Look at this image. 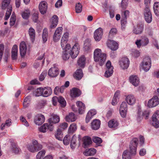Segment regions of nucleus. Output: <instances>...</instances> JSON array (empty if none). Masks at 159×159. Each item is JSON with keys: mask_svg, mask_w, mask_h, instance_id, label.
Here are the masks:
<instances>
[{"mask_svg": "<svg viewBox=\"0 0 159 159\" xmlns=\"http://www.w3.org/2000/svg\"><path fill=\"white\" fill-rule=\"evenodd\" d=\"M64 89V86H62L60 87L56 86L54 89V93L56 95H57L59 93H62L63 92Z\"/></svg>", "mask_w": 159, "mask_h": 159, "instance_id": "nucleus-40", "label": "nucleus"}, {"mask_svg": "<svg viewBox=\"0 0 159 159\" xmlns=\"http://www.w3.org/2000/svg\"><path fill=\"white\" fill-rule=\"evenodd\" d=\"M129 11L126 10L123 11L121 14L122 18L127 19V18L129 16Z\"/></svg>", "mask_w": 159, "mask_h": 159, "instance_id": "nucleus-58", "label": "nucleus"}, {"mask_svg": "<svg viewBox=\"0 0 159 159\" xmlns=\"http://www.w3.org/2000/svg\"><path fill=\"white\" fill-rule=\"evenodd\" d=\"M118 125L119 124L117 121L114 119L110 120L108 122V126L110 128H113L114 129H117Z\"/></svg>", "mask_w": 159, "mask_h": 159, "instance_id": "nucleus-29", "label": "nucleus"}, {"mask_svg": "<svg viewBox=\"0 0 159 159\" xmlns=\"http://www.w3.org/2000/svg\"><path fill=\"white\" fill-rule=\"evenodd\" d=\"M143 29L144 26L143 25L138 24L136 26L134 27L133 32L135 34H140L142 33Z\"/></svg>", "mask_w": 159, "mask_h": 159, "instance_id": "nucleus-16", "label": "nucleus"}, {"mask_svg": "<svg viewBox=\"0 0 159 159\" xmlns=\"http://www.w3.org/2000/svg\"><path fill=\"white\" fill-rule=\"evenodd\" d=\"M20 50L21 56L24 57L26 52L27 48L26 44L24 41L21 42L20 44Z\"/></svg>", "mask_w": 159, "mask_h": 159, "instance_id": "nucleus-19", "label": "nucleus"}, {"mask_svg": "<svg viewBox=\"0 0 159 159\" xmlns=\"http://www.w3.org/2000/svg\"><path fill=\"white\" fill-rule=\"evenodd\" d=\"M27 147L30 151L32 152H35L41 150L42 148V146L41 144H39L37 141L34 140L32 142V144L28 145Z\"/></svg>", "mask_w": 159, "mask_h": 159, "instance_id": "nucleus-4", "label": "nucleus"}, {"mask_svg": "<svg viewBox=\"0 0 159 159\" xmlns=\"http://www.w3.org/2000/svg\"><path fill=\"white\" fill-rule=\"evenodd\" d=\"M125 100L127 103L129 105H133L136 102V98L133 95L130 94L126 97Z\"/></svg>", "mask_w": 159, "mask_h": 159, "instance_id": "nucleus-21", "label": "nucleus"}, {"mask_svg": "<svg viewBox=\"0 0 159 159\" xmlns=\"http://www.w3.org/2000/svg\"><path fill=\"white\" fill-rule=\"evenodd\" d=\"M117 29L115 28H111L110 31L108 38H112L117 34Z\"/></svg>", "mask_w": 159, "mask_h": 159, "instance_id": "nucleus-44", "label": "nucleus"}, {"mask_svg": "<svg viewBox=\"0 0 159 159\" xmlns=\"http://www.w3.org/2000/svg\"><path fill=\"white\" fill-rule=\"evenodd\" d=\"M127 109L120 108V113L121 116L123 117H125L126 115V111Z\"/></svg>", "mask_w": 159, "mask_h": 159, "instance_id": "nucleus-59", "label": "nucleus"}, {"mask_svg": "<svg viewBox=\"0 0 159 159\" xmlns=\"http://www.w3.org/2000/svg\"><path fill=\"white\" fill-rule=\"evenodd\" d=\"M48 121L50 124H52V123L56 124L59 122L60 117L57 115L52 114V117L49 119Z\"/></svg>", "mask_w": 159, "mask_h": 159, "instance_id": "nucleus-27", "label": "nucleus"}, {"mask_svg": "<svg viewBox=\"0 0 159 159\" xmlns=\"http://www.w3.org/2000/svg\"><path fill=\"white\" fill-rule=\"evenodd\" d=\"M151 66V61L150 58L148 56L145 57L141 64L140 69H142L145 72H147L150 69Z\"/></svg>", "mask_w": 159, "mask_h": 159, "instance_id": "nucleus-3", "label": "nucleus"}, {"mask_svg": "<svg viewBox=\"0 0 159 159\" xmlns=\"http://www.w3.org/2000/svg\"><path fill=\"white\" fill-rule=\"evenodd\" d=\"M70 137L69 135H66L63 140V143L65 145L69 144L70 141Z\"/></svg>", "mask_w": 159, "mask_h": 159, "instance_id": "nucleus-53", "label": "nucleus"}, {"mask_svg": "<svg viewBox=\"0 0 159 159\" xmlns=\"http://www.w3.org/2000/svg\"><path fill=\"white\" fill-rule=\"evenodd\" d=\"M92 139L93 141L96 143L100 144L102 142L101 139L98 137L93 136Z\"/></svg>", "mask_w": 159, "mask_h": 159, "instance_id": "nucleus-55", "label": "nucleus"}, {"mask_svg": "<svg viewBox=\"0 0 159 159\" xmlns=\"http://www.w3.org/2000/svg\"><path fill=\"white\" fill-rule=\"evenodd\" d=\"M62 133L61 130L58 129L56 132L55 134V137L58 140H61L62 139Z\"/></svg>", "mask_w": 159, "mask_h": 159, "instance_id": "nucleus-41", "label": "nucleus"}, {"mask_svg": "<svg viewBox=\"0 0 159 159\" xmlns=\"http://www.w3.org/2000/svg\"><path fill=\"white\" fill-rule=\"evenodd\" d=\"M66 120L68 122H73L76 119V117L73 113H70L65 118Z\"/></svg>", "mask_w": 159, "mask_h": 159, "instance_id": "nucleus-31", "label": "nucleus"}, {"mask_svg": "<svg viewBox=\"0 0 159 159\" xmlns=\"http://www.w3.org/2000/svg\"><path fill=\"white\" fill-rule=\"evenodd\" d=\"M128 0H122L121 2V6L122 8H125L127 7L128 3Z\"/></svg>", "mask_w": 159, "mask_h": 159, "instance_id": "nucleus-62", "label": "nucleus"}, {"mask_svg": "<svg viewBox=\"0 0 159 159\" xmlns=\"http://www.w3.org/2000/svg\"><path fill=\"white\" fill-rule=\"evenodd\" d=\"M48 31L47 29H44L43 31L42 34L43 41V43H45L47 40L48 37Z\"/></svg>", "mask_w": 159, "mask_h": 159, "instance_id": "nucleus-42", "label": "nucleus"}, {"mask_svg": "<svg viewBox=\"0 0 159 159\" xmlns=\"http://www.w3.org/2000/svg\"><path fill=\"white\" fill-rule=\"evenodd\" d=\"M11 0H3L2 2V8L3 9H6L7 7H9L10 6H11L10 4Z\"/></svg>", "mask_w": 159, "mask_h": 159, "instance_id": "nucleus-38", "label": "nucleus"}, {"mask_svg": "<svg viewBox=\"0 0 159 159\" xmlns=\"http://www.w3.org/2000/svg\"><path fill=\"white\" fill-rule=\"evenodd\" d=\"M138 139L134 138L132 140L130 144V153L131 155H135L136 153V149Z\"/></svg>", "mask_w": 159, "mask_h": 159, "instance_id": "nucleus-7", "label": "nucleus"}, {"mask_svg": "<svg viewBox=\"0 0 159 159\" xmlns=\"http://www.w3.org/2000/svg\"><path fill=\"white\" fill-rule=\"evenodd\" d=\"M76 136L74 135L71 138L70 142V147L72 149H74L76 146Z\"/></svg>", "mask_w": 159, "mask_h": 159, "instance_id": "nucleus-45", "label": "nucleus"}, {"mask_svg": "<svg viewBox=\"0 0 159 159\" xmlns=\"http://www.w3.org/2000/svg\"><path fill=\"white\" fill-rule=\"evenodd\" d=\"M85 58L84 56L81 57L78 61V65L80 67H84L85 64Z\"/></svg>", "mask_w": 159, "mask_h": 159, "instance_id": "nucleus-35", "label": "nucleus"}, {"mask_svg": "<svg viewBox=\"0 0 159 159\" xmlns=\"http://www.w3.org/2000/svg\"><path fill=\"white\" fill-rule=\"evenodd\" d=\"M90 43L89 39H86L84 42V48L85 50H88L90 48Z\"/></svg>", "mask_w": 159, "mask_h": 159, "instance_id": "nucleus-57", "label": "nucleus"}, {"mask_svg": "<svg viewBox=\"0 0 159 159\" xmlns=\"http://www.w3.org/2000/svg\"><path fill=\"white\" fill-rule=\"evenodd\" d=\"M12 149L13 152L16 154H18L20 152V150L17 146L15 145H12Z\"/></svg>", "mask_w": 159, "mask_h": 159, "instance_id": "nucleus-56", "label": "nucleus"}, {"mask_svg": "<svg viewBox=\"0 0 159 159\" xmlns=\"http://www.w3.org/2000/svg\"><path fill=\"white\" fill-rule=\"evenodd\" d=\"M62 27H58L56 30L54 34L57 35H59L61 36V34L62 31Z\"/></svg>", "mask_w": 159, "mask_h": 159, "instance_id": "nucleus-64", "label": "nucleus"}, {"mask_svg": "<svg viewBox=\"0 0 159 159\" xmlns=\"http://www.w3.org/2000/svg\"><path fill=\"white\" fill-rule=\"evenodd\" d=\"M34 93L35 96L37 97L43 96V88H38L35 90Z\"/></svg>", "mask_w": 159, "mask_h": 159, "instance_id": "nucleus-46", "label": "nucleus"}, {"mask_svg": "<svg viewBox=\"0 0 159 159\" xmlns=\"http://www.w3.org/2000/svg\"><path fill=\"white\" fill-rule=\"evenodd\" d=\"M67 41L61 39V46L63 49H70L71 48L70 45L69 44H67Z\"/></svg>", "mask_w": 159, "mask_h": 159, "instance_id": "nucleus-36", "label": "nucleus"}, {"mask_svg": "<svg viewBox=\"0 0 159 159\" xmlns=\"http://www.w3.org/2000/svg\"><path fill=\"white\" fill-rule=\"evenodd\" d=\"M106 44L108 48L113 51H116L119 48V44L117 42L109 39H108Z\"/></svg>", "mask_w": 159, "mask_h": 159, "instance_id": "nucleus-8", "label": "nucleus"}, {"mask_svg": "<svg viewBox=\"0 0 159 159\" xmlns=\"http://www.w3.org/2000/svg\"><path fill=\"white\" fill-rule=\"evenodd\" d=\"M159 104V99L157 96H154L148 101V106L150 108L156 107Z\"/></svg>", "mask_w": 159, "mask_h": 159, "instance_id": "nucleus-11", "label": "nucleus"}, {"mask_svg": "<svg viewBox=\"0 0 159 159\" xmlns=\"http://www.w3.org/2000/svg\"><path fill=\"white\" fill-rule=\"evenodd\" d=\"M146 34L149 35L151 36L152 34V29L149 27H147L145 29Z\"/></svg>", "mask_w": 159, "mask_h": 159, "instance_id": "nucleus-63", "label": "nucleus"}, {"mask_svg": "<svg viewBox=\"0 0 159 159\" xmlns=\"http://www.w3.org/2000/svg\"><path fill=\"white\" fill-rule=\"evenodd\" d=\"M52 93V89L50 87H47L43 88V96L48 97L51 95Z\"/></svg>", "mask_w": 159, "mask_h": 159, "instance_id": "nucleus-26", "label": "nucleus"}, {"mask_svg": "<svg viewBox=\"0 0 159 159\" xmlns=\"http://www.w3.org/2000/svg\"><path fill=\"white\" fill-rule=\"evenodd\" d=\"M106 71L105 73L104 76L105 77L108 78L111 76L113 72V67L112 66L111 62L110 61H108L106 65Z\"/></svg>", "mask_w": 159, "mask_h": 159, "instance_id": "nucleus-6", "label": "nucleus"}, {"mask_svg": "<svg viewBox=\"0 0 159 159\" xmlns=\"http://www.w3.org/2000/svg\"><path fill=\"white\" fill-rule=\"evenodd\" d=\"M12 11V6H10L9 7L7 8L6 13L5 16L4 17L5 20H7L9 18L11 13Z\"/></svg>", "mask_w": 159, "mask_h": 159, "instance_id": "nucleus-39", "label": "nucleus"}, {"mask_svg": "<svg viewBox=\"0 0 159 159\" xmlns=\"http://www.w3.org/2000/svg\"><path fill=\"white\" fill-rule=\"evenodd\" d=\"M106 57V54L102 53L101 49L96 48L94 50L93 53L94 61L98 62L100 65L102 66L104 64Z\"/></svg>", "mask_w": 159, "mask_h": 159, "instance_id": "nucleus-2", "label": "nucleus"}, {"mask_svg": "<svg viewBox=\"0 0 159 159\" xmlns=\"http://www.w3.org/2000/svg\"><path fill=\"white\" fill-rule=\"evenodd\" d=\"M94 38L96 41H99L102 38L103 35L102 29L99 28L96 30L94 33Z\"/></svg>", "mask_w": 159, "mask_h": 159, "instance_id": "nucleus-12", "label": "nucleus"}, {"mask_svg": "<svg viewBox=\"0 0 159 159\" xmlns=\"http://www.w3.org/2000/svg\"><path fill=\"white\" fill-rule=\"evenodd\" d=\"M74 76L76 80H80L83 76L82 70L80 69L77 70L75 72Z\"/></svg>", "mask_w": 159, "mask_h": 159, "instance_id": "nucleus-33", "label": "nucleus"}, {"mask_svg": "<svg viewBox=\"0 0 159 159\" xmlns=\"http://www.w3.org/2000/svg\"><path fill=\"white\" fill-rule=\"evenodd\" d=\"M76 104L78 107L79 113L82 114H83L85 110V106L84 103L80 101L77 102Z\"/></svg>", "mask_w": 159, "mask_h": 159, "instance_id": "nucleus-22", "label": "nucleus"}, {"mask_svg": "<svg viewBox=\"0 0 159 159\" xmlns=\"http://www.w3.org/2000/svg\"><path fill=\"white\" fill-rule=\"evenodd\" d=\"M145 113L146 114L145 118L147 119L149 115V112L147 111L143 112L140 108H139L138 110L137 119L138 121H139L143 118V116L145 115Z\"/></svg>", "mask_w": 159, "mask_h": 159, "instance_id": "nucleus-18", "label": "nucleus"}, {"mask_svg": "<svg viewBox=\"0 0 159 159\" xmlns=\"http://www.w3.org/2000/svg\"><path fill=\"white\" fill-rule=\"evenodd\" d=\"M47 71L46 70L43 71L40 75L39 77V80L40 81H42L43 80L45 77L47 75Z\"/></svg>", "mask_w": 159, "mask_h": 159, "instance_id": "nucleus-60", "label": "nucleus"}, {"mask_svg": "<svg viewBox=\"0 0 159 159\" xmlns=\"http://www.w3.org/2000/svg\"><path fill=\"white\" fill-rule=\"evenodd\" d=\"M96 114V111L94 109H92L89 110L88 112L86 115L85 120L87 123H88L92 118L93 116Z\"/></svg>", "mask_w": 159, "mask_h": 159, "instance_id": "nucleus-23", "label": "nucleus"}, {"mask_svg": "<svg viewBox=\"0 0 159 159\" xmlns=\"http://www.w3.org/2000/svg\"><path fill=\"white\" fill-rule=\"evenodd\" d=\"M16 21V16L14 12L12 13L10 20V25L12 26L15 24Z\"/></svg>", "mask_w": 159, "mask_h": 159, "instance_id": "nucleus-43", "label": "nucleus"}, {"mask_svg": "<svg viewBox=\"0 0 159 159\" xmlns=\"http://www.w3.org/2000/svg\"><path fill=\"white\" fill-rule=\"evenodd\" d=\"M129 81L131 83L136 87L139 85L140 82L139 78L135 75H132L130 76Z\"/></svg>", "mask_w": 159, "mask_h": 159, "instance_id": "nucleus-17", "label": "nucleus"}, {"mask_svg": "<svg viewBox=\"0 0 159 159\" xmlns=\"http://www.w3.org/2000/svg\"><path fill=\"white\" fill-rule=\"evenodd\" d=\"M58 102L62 107H64L66 105V102L64 98L62 97H58Z\"/></svg>", "mask_w": 159, "mask_h": 159, "instance_id": "nucleus-47", "label": "nucleus"}, {"mask_svg": "<svg viewBox=\"0 0 159 159\" xmlns=\"http://www.w3.org/2000/svg\"><path fill=\"white\" fill-rule=\"evenodd\" d=\"M143 14L146 21L148 23H150L152 20V17L149 6L146 5L144 9Z\"/></svg>", "mask_w": 159, "mask_h": 159, "instance_id": "nucleus-5", "label": "nucleus"}, {"mask_svg": "<svg viewBox=\"0 0 159 159\" xmlns=\"http://www.w3.org/2000/svg\"><path fill=\"white\" fill-rule=\"evenodd\" d=\"M81 94L80 91L78 88H74L70 91V95L72 97H76L80 96Z\"/></svg>", "mask_w": 159, "mask_h": 159, "instance_id": "nucleus-24", "label": "nucleus"}, {"mask_svg": "<svg viewBox=\"0 0 159 159\" xmlns=\"http://www.w3.org/2000/svg\"><path fill=\"white\" fill-rule=\"evenodd\" d=\"M96 150L95 149L91 148L87 149L84 152V154L86 156H93L96 153Z\"/></svg>", "mask_w": 159, "mask_h": 159, "instance_id": "nucleus-32", "label": "nucleus"}, {"mask_svg": "<svg viewBox=\"0 0 159 159\" xmlns=\"http://www.w3.org/2000/svg\"><path fill=\"white\" fill-rule=\"evenodd\" d=\"M132 54L134 57H137L140 55V52L139 51L134 49L132 50Z\"/></svg>", "mask_w": 159, "mask_h": 159, "instance_id": "nucleus-61", "label": "nucleus"}, {"mask_svg": "<svg viewBox=\"0 0 159 159\" xmlns=\"http://www.w3.org/2000/svg\"><path fill=\"white\" fill-rule=\"evenodd\" d=\"M80 49V45L78 43H75L72 48L63 49L62 58L64 60H66L69 59L70 56L72 58H75L79 54Z\"/></svg>", "mask_w": 159, "mask_h": 159, "instance_id": "nucleus-1", "label": "nucleus"}, {"mask_svg": "<svg viewBox=\"0 0 159 159\" xmlns=\"http://www.w3.org/2000/svg\"><path fill=\"white\" fill-rule=\"evenodd\" d=\"M30 12L29 10H26L25 11L22 13V17L25 19H27L30 16Z\"/></svg>", "mask_w": 159, "mask_h": 159, "instance_id": "nucleus-51", "label": "nucleus"}, {"mask_svg": "<svg viewBox=\"0 0 159 159\" xmlns=\"http://www.w3.org/2000/svg\"><path fill=\"white\" fill-rule=\"evenodd\" d=\"M127 150H125L123 152L122 154L123 159H131L130 156Z\"/></svg>", "mask_w": 159, "mask_h": 159, "instance_id": "nucleus-54", "label": "nucleus"}, {"mask_svg": "<svg viewBox=\"0 0 159 159\" xmlns=\"http://www.w3.org/2000/svg\"><path fill=\"white\" fill-rule=\"evenodd\" d=\"M39 11L42 14H44L46 13L48 8L47 4L44 1L41 2L39 5Z\"/></svg>", "mask_w": 159, "mask_h": 159, "instance_id": "nucleus-15", "label": "nucleus"}, {"mask_svg": "<svg viewBox=\"0 0 159 159\" xmlns=\"http://www.w3.org/2000/svg\"><path fill=\"white\" fill-rule=\"evenodd\" d=\"M119 65L122 69H126L128 67L129 64V61L126 57L122 58L119 61Z\"/></svg>", "mask_w": 159, "mask_h": 159, "instance_id": "nucleus-9", "label": "nucleus"}, {"mask_svg": "<svg viewBox=\"0 0 159 159\" xmlns=\"http://www.w3.org/2000/svg\"><path fill=\"white\" fill-rule=\"evenodd\" d=\"M153 10L154 13L157 16H159V2H156L153 5Z\"/></svg>", "mask_w": 159, "mask_h": 159, "instance_id": "nucleus-37", "label": "nucleus"}, {"mask_svg": "<svg viewBox=\"0 0 159 159\" xmlns=\"http://www.w3.org/2000/svg\"><path fill=\"white\" fill-rule=\"evenodd\" d=\"M53 129V126L52 124L49 125L48 123H45L39 127V130L41 132L45 133L48 129H49L50 131H52Z\"/></svg>", "mask_w": 159, "mask_h": 159, "instance_id": "nucleus-13", "label": "nucleus"}, {"mask_svg": "<svg viewBox=\"0 0 159 159\" xmlns=\"http://www.w3.org/2000/svg\"><path fill=\"white\" fill-rule=\"evenodd\" d=\"M100 124L101 122L100 120L95 119L91 123V128L94 130H97L99 128Z\"/></svg>", "mask_w": 159, "mask_h": 159, "instance_id": "nucleus-28", "label": "nucleus"}, {"mask_svg": "<svg viewBox=\"0 0 159 159\" xmlns=\"http://www.w3.org/2000/svg\"><path fill=\"white\" fill-rule=\"evenodd\" d=\"M92 143V140L90 137L86 136L84 137L83 145L84 148L88 147Z\"/></svg>", "mask_w": 159, "mask_h": 159, "instance_id": "nucleus-25", "label": "nucleus"}, {"mask_svg": "<svg viewBox=\"0 0 159 159\" xmlns=\"http://www.w3.org/2000/svg\"><path fill=\"white\" fill-rule=\"evenodd\" d=\"M46 151L44 150H43L39 152L36 156V159H41L45 155Z\"/></svg>", "mask_w": 159, "mask_h": 159, "instance_id": "nucleus-50", "label": "nucleus"}, {"mask_svg": "<svg viewBox=\"0 0 159 159\" xmlns=\"http://www.w3.org/2000/svg\"><path fill=\"white\" fill-rule=\"evenodd\" d=\"M45 121V117L43 115H39L36 116L34 119L35 124L38 125H41Z\"/></svg>", "mask_w": 159, "mask_h": 159, "instance_id": "nucleus-20", "label": "nucleus"}, {"mask_svg": "<svg viewBox=\"0 0 159 159\" xmlns=\"http://www.w3.org/2000/svg\"><path fill=\"white\" fill-rule=\"evenodd\" d=\"M77 129V127L75 124H72L70 125L68 129V132L69 133H72Z\"/></svg>", "mask_w": 159, "mask_h": 159, "instance_id": "nucleus-52", "label": "nucleus"}, {"mask_svg": "<svg viewBox=\"0 0 159 159\" xmlns=\"http://www.w3.org/2000/svg\"><path fill=\"white\" fill-rule=\"evenodd\" d=\"M152 125L155 128H157L159 127V121L155 118H152Z\"/></svg>", "mask_w": 159, "mask_h": 159, "instance_id": "nucleus-49", "label": "nucleus"}, {"mask_svg": "<svg viewBox=\"0 0 159 159\" xmlns=\"http://www.w3.org/2000/svg\"><path fill=\"white\" fill-rule=\"evenodd\" d=\"M17 46L15 45L13 47L11 51V58L13 60H16L17 59Z\"/></svg>", "mask_w": 159, "mask_h": 159, "instance_id": "nucleus-30", "label": "nucleus"}, {"mask_svg": "<svg viewBox=\"0 0 159 159\" xmlns=\"http://www.w3.org/2000/svg\"><path fill=\"white\" fill-rule=\"evenodd\" d=\"M149 43L148 39L145 36L142 37L141 39L137 40L135 42V44L139 48H140L141 46H145L147 45Z\"/></svg>", "mask_w": 159, "mask_h": 159, "instance_id": "nucleus-10", "label": "nucleus"}, {"mask_svg": "<svg viewBox=\"0 0 159 159\" xmlns=\"http://www.w3.org/2000/svg\"><path fill=\"white\" fill-rule=\"evenodd\" d=\"M48 74L51 77H55L57 76L58 74V68L55 66L52 67L48 70Z\"/></svg>", "mask_w": 159, "mask_h": 159, "instance_id": "nucleus-14", "label": "nucleus"}, {"mask_svg": "<svg viewBox=\"0 0 159 159\" xmlns=\"http://www.w3.org/2000/svg\"><path fill=\"white\" fill-rule=\"evenodd\" d=\"M28 33L31 40L33 42L35 38V30L32 27H30L29 29Z\"/></svg>", "mask_w": 159, "mask_h": 159, "instance_id": "nucleus-34", "label": "nucleus"}, {"mask_svg": "<svg viewBox=\"0 0 159 159\" xmlns=\"http://www.w3.org/2000/svg\"><path fill=\"white\" fill-rule=\"evenodd\" d=\"M82 6L80 3L79 2L75 5V11L77 13H80L82 11Z\"/></svg>", "mask_w": 159, "mask_h": 159, "instance_id": "nucleus-48", "label": "nucleus"}]
</instances>
